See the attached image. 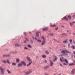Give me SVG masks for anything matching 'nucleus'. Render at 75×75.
<instances>
[{
  "instance_id": "nucleus-39",
  "label": "nucleus",
  "mask_w": 75,
  "mask_h": 75,
  "mask_svg": "<svg viewBox=\"0 0 75 75\" xmlns=\"http://www.w3.org/2000/svg\"><path fill=\"white\" fill-rule=\"evenodd\" d=\"M22 66V64L20 63L19 64V66Z\"/></svg>"
},
{
  "instance_id": "nucleus-15",
  "label": "nucleus",
  "mask_w": 75,
  "mask_h": 75,
  "mask_svg": "<svg viewBox=\"0 0 75 75\" xmlns=\"http://www.w3.org/2000/svg\"><path fill=\"white\" fill-rule=\"evenodd\" d=\"M10 54H5L3 55V57H9Z\"/></svg>"
},
{
  "instance_id": "nucleus-18",
  "label": "nucleus",
  "mask_w": 75,
  "mask_h": 75,
  "mask_svg": "<svg viewBox=\"0 0 75 75\" xmlns=\"http://www.w3.org/2000/svg\"><path fill=\"white\" fill-rule=\"evenodd\" d=\"M12 65H14V66H15V65H16V64L15 63L13 62L12 63Z\"/></svg>"
},
{
  "instance_id": "nucleus-35",
  "label": "nucleus",
  "mask_w": 75,
  "mask_h": 75,
  "mask_svg": "<svg viewBox=\"0 0 75 75\" xmlns=\"http://www.w3.org/2000/svg\"><path fill=\"white\" fill-rule=\"evenodd\" d=\"M7 63L8 64H10V62H9L8 61V60L7 59L6 60Z\"/></svg>"
},
{
  "instance_id": "nucleus-55",
  "label": "nucleus",
  "mask_w": 75,
  "mask_h": 75,
  "mask_svg": "<svg viewBox=\"0 0 75 75\" xmlns=\"http://www.w3.org/2000/svg\"><path fill=\"white\" fill-rule=\"evenodd\" d=\"M44 75H48V74H45Z\"/></svg>"
},
{
  "instance_id": "nucleus-22",
  "label": "nucleus",
  "mask_w": 75,
  "mask_h": 75,
  "mask_svg": "<svg viewBox=\"0 0 75 75\" xmlns=\"http://www.w3.org/2000/svg\"><path fill=\"white\" fill-rule=\"evenodd\" d=\"M64 61L66 63H67V64H68V60H67V59H65Z\"/></svg>"
},
{
  "instance_id": "nucleus-20",
  "label": "nucleus",
  "mask_w": 75,
  "mask_h": 75,
  "mask_svg": "<svg viewBox=\"0 0 75 75\" xmlns=\"http://www.w3.org/2000/svg\"><path fill=\"white\" fill-rule=\"evenodd\" d=\"M62 53H63V54L65 53V50H62V51L61 52Z\"/></svg>"
},
{
  "instance_id": "nucleus-12",
  "label": "nucleus",
  "mask_w": 75,
  "mask_h": 75,
  "mask_svg": "<svg viewBox=\"0 0 75 75\" xmlns=\"http://www.w3.org/2000/svg\"><path fill=\"white\" fill-rule=\"evenodd\" d=\"M4 69H3L1 70V73L2 74H4Z\"/></svg>"
},
{
  "instance_id": "nucleus-38",
  "label": "nucleus",
  "mask_w": 75,
  "mask_h": 75,
  "mask_svg": "<svg viewBox=\"0 0 75 75\" xmlns=\"http://www.w3.org/2000/svg\"><path fill=\"white\" fill-rule=\"evenodd\" d=\"M3 69V68H2V67H0V69L1 70H2L3 69Z\"/></svg>"
},
{
  "instance_id": "nucleus-25",
  "label": "nucleus",
  "mask_w": 75,
  "mask_h": 75,
  "mask_svg": "<svg viewBox=\"0 0 75 75\" xmlns=\"http://www.w3.org/2000/svg\"><path fill=\"white\" fill-rule=\"evenodd\" d=\"M28 48H32L31 46L30 45H28Z\"/></svg>"
},
{
  "instance_id": "nucleus-47",
  "label": "nucleus",
  "mask_w": 75,
  "mask_h": 75,
  "mask_svg": "<svg viewBox=\"0 0 75 75\" xmlns=\"http://www.w3.org/2000/svg\"><path fill=\"white\" fill-rule=\"evenodd\" d=\"M24 35H26V33L25 32L24 33Z\"/></svg>"
},
{
  "instance_id": "nucleus-60",
  "label": "nucleus",
  "mask_w": 75,
  "mask_h": 75,
  "mask_svg": "<svg viewBox=\"0 0 75 75\" xmlns=\"http://www.w3.org/2000/svg\"><path fill=\"white\" fill-rule=\"evenodd\" d=\"M74 35H75V33H74Z\"/></svg>"
},
{
  "instance_id": "nucleus-36",
  "label": "nucleus",
  "mask_w": 75,
  "mask_h": 75,
  "mask_svg": "<svg viewBox=\"0 0 75 75\" xmlns=\"http://www.w3.org/2000/svg\"><path fill=\"white\" fill-rule=\"evenodd\" d=\"M60 61L61 62H62V59L61 58H60Z\"/></svg>"
},
{
  "instance_id": "nucleus-3",
  "label": "nucleus",
  "mask_w": 75,
  "mask_h": 75,
  "mask_svg": "<svg viewBox=\"0 0 75 75\" xmlns=\"http://www.w3.org/2000/svg\"><path fill=\"white\" fill-rule=\"evenodd\" d=\"M75 69H73L71 70V75H74L75 74Z\"/></svg>"
},
{
  "instance_id": "nucleus-52",
  "label": "nucleus",
  "mask_w": 75,
  "mask_h": 75,
  "mask_svg": "<svg viewBox=\"0 0 75 75\" xmlns=\"http://www.w3.org/2000/svg\"><path fill=\"white\" fill-rule=\"evenodd\" d=\"M32 38H33V40H34V39H35V38H34V37H33Z\"/></svg>"
},
{
  "instance_id": "nucleus-23",
  "label": "nucleus",
  "mask_w": 75,
  "mask_h": 75,
  "mask_svg": "<svg viewBox=\"0 0 75 75\" xmlns=\"http://www.w3.org/2000/svg\"><path fill=\"white\" fill-rule=\"evenodd\" d=\"M63 42L64 44H66V43H67V40L63 41Z\"/></svg>"
},
{
  "instance_id": "nucleus-6",
  "label": "nucleus",
  "mask_w": 75,
  "mask_h": 75,
  "mask_svg": "<svg viewBox=\"0 0 75 75\" xmlns=\"http://www.w3.org/2000/svg\"><path fill=\"white\" fill-rule=\"evenodd\" d=\"M39 33H40V32H39L38 31H37L36 33V37H39V35H40L39 34Z\"/></svg>"
},
{
  "instance_id": "nucleus-13",
  "label": "nucleus",
  "mask_w": 75,
  "mask_h": 75,
  "mask_svg": "<svg viewBox=\"0 0 75 75\" xmlns=\"http://www.w3.org/2000/svg\"><path fill=\"white\" fill-rule=\"evenodd\" d=\"M32 63V62H30L27 65V66L29 67V66H30V65Z\"/></svg>"
},
{
  "instance_id": "nucleus-43",
  "label": "nucleus",
  "mask_w": 75,
  "mask_h": 75,
  "mask_svg": "<svg viewBox=\"0 0 75 75\" xmlns=\"http://www.w3.org/2000/svg\"><path fill=\"white\" fill-rule=\"evenodd\" d=\"M44 62H45V63H47V60H45Z\"/></svg>"
},
{
  "instance_id": "nucleus-46",
  "label": "nucleus",
  "mask_w": 75,
  "mask_h": 75,
  "mask_svg": "<svg viewBox=\"0 0 75 75\" xmlns=\"http://www.w3.org/2000/svg\"><path fill=\"white\" fill-rule=\"evenodd\" d=\"M61 27H62V28H64V25H62Z\"/></svg>"
},
{
  "instance_id": "nucleus-28",
  "label": "nucleus",
  "mask_w": 75,
  "mask_h": 75,
  "mask_svg": "<svg viewBox=\"0 0 75 75\" xmlns=\"http://www.w3.org/2000/svg\"><path fill=\"white\" fill-rule=\"evenodd\" d=\"M68 18H69V20H71V16H68Z\"/></svg>"
},
{
  "instance_id": "nucleus-7",
  "label": "nucleus",
  "mask_w": 75,
  "mask_h": 75,
  "mask_svg": "<svg viewBox=\"0 0 75 75\" xmlns=\"http://www.w3.org/2000/svg\"><path fill=\"white\" fill-rule=\"evenodd\" d=\"M55 58L54 59L53 62H55L56 61H57L58 59L57 57L56 56H54Z\"/></svg>"
},
{
  "instance_id": "nucleus-56",
  "label": "nucleus",
  "mask_w": 75,
  "mask_h": 75,
  "mask_svg": "<svg viewBox=\"0 0 75 75\" xmlns=\"http://www.w3.org/2000/svg\"><path fill=\"white\" fill-rule=\"evenodd\" d=\"M29 33H30V34H31V32H29Z\"/></svg>"
},
{
  "instance_id": "nucleus-63",
  "label": "nucleus",
  "mask_w": 75,
  "mask_h": 75,
  "mask_svg": "<svg viewBox=\"0 0 75 75\" xmlns=\"http://www.w3.org/2000/svg\"><path fill=\"white\" fill-rule=\"evenodd\" d=\"M19 64H18V67H19Z\"/></svg>"
},
{
  "instance_id": "nucleus-5",
  "label": "nucleus",
  "mask_w": 75,
  "mask_h": 75,
  "mask_svg": "<svg viewBox=\"0 0 75 75\" xmlns=\"http://www.w3.org/2000/svg\"><path fill=\"white\" fill-rule=\"evenodd\" d=\"M21 64H23L24 66H25L26 65V63H25V62L24 61H21Z\"/></svg>"
},
{
  "instance_id": "nucleus-30",
  "label": "nucleus",
  "mask_w": 75,
  "mask_h": 75,
  "mask_svg": "<svg viewBox=\"0 0 75 75\" xmlns=\"http://www.w3.org/2000/svg\"><path fill=\"white\" fill-rule=\"evenodd\" d=\"M69 65H70V66H71V65H74V63H70L69 64Z\"/></svg>"
},
{
  "instance_id": "nucleus-58",
  "label": "nucleus",
  "mask_w": 75,
  "mask_h": 75,
  "mask_svg": "<svg viewBox=\"0 0 75 75\" xmlns=\"http://www.w3.org/2000/svg\"><path fill=\"white\" fill-rule=\"evenodd\" d=\"M11 53H12V54H14V53L13 52H11Z\"/></svg>"
},
{
  "instance_id": "nucleus-29",
  "label": "nucleus",
  "mask_w": 75,
  "mask_h": 75,
  "mask_svg": "<svg viewBox=\"0 0 75 75\" xmlns=\"http://www.w3.org/2000/svg\"><path fill=\"white\" fill-rule=\"evenodd\" d=\"M71 48L72 49H73V50H75V46L74 45H73L71 47Z\"/></svg>"
},
{
  "instance_id": "nucleus-48",
  "label": "nucleus",
  "mask_w": 75,
  "mask_h": 75,
  "mask_svg": "<svg viewBox=\"0 0 75 75\" xmlns=\"http://www.w3.org/2000/svg\"><path fill=\"white\" fill-rule=\"evenodd\" d=\"M70 46V44H68V47H69V48Z\"/></svg>"
},
{
  "instance_id": "nucleus-64",
  "label": "nucleus",
  "mask_w": 75,
  "mask_h": 75,
  "mask_svg": "<svg viewBox=\"0 0 75 75\" xmlns=\"http://www.w3.org/2000/svg\"><path fill=\"white\" fill-rule=\"evenodd\" d=\"M66 65H68V64H66Z\"/></svg>"
},
{
  "instance_id": "nucleus-33",
  "label": "nucleus",
  "mask_w": 75,
  "mask_h": 75,
  "mask_svg": "<svg viewBox=\"0 0 75 75\" xmlns=\"http://www.w3.org/2000/svg\"><path fill=\"white\" fill-rule=\"evenodd\" d=\"M27 43V41L26 40H25L23 41V43L24 44H25V43Z\"/></svg>"
},
{
  "instance_id": "nucleus-19",
  "label": "nucleus",
  "mask_w": 75,
  "mask_h": 75,
  "mask_svg": "<svg viewBox=\"0 0 75 75\" xmlns=\"http://www.w3.org/2000/svg\"><path fill=\"white\" fill-rule=\"evenodd\" d=\"M19 62V59H16V62L17 63Z\"/></svg>"
},
{
  "instance_id": "nucleus-14",
  "label": "nucleus",
  "mask_w": 75,
  "mask_h": 75,
  "mask_svg": "<svg viewBox=\"0 0 75 75\" xmlns=\"http://www.w3.org/2000/svg\"><path fill=\"white\" fill-rule=\"evenodd\" d=\"M6 71H7V72H8V74H11V71H10V70H9L7 69L6 70Z\"/></svg>"
},
{
  "instance_id": "nucleus-42",
  "label": "nucleus",
  "mask_w": 75,
  "mask_h": 75,
  "mask_svg": "<svg viewBox=\"0 0 75 75\" xmlns=\"http://www.w3.org/2000/svg\"><path fill=\"white\" fill-rule=\"evenodd\" d=\"M58 28H55V30H58Z\"/></svg>"
},
{
  "instance_id": "nucleus-27",
  "label": "nucleus",
  "mask_w": 75,
  "mask_h": 75,
  "mask_svg": "<svg viewBox=\"0 0 75 75\" xmlns=\"http://www.w3.org/2000/svg\"><path fill=\"white\" fill-rule=\"evenodd\" d=\"M42 57L43 58H46V55H44L42 56Z\"/></svg>"
},
{
  "instance_id": "nucleus-37",
  "label": "nucleus",
  "mask_w": 75,
  "mask_h": 75,
  "mask_svg": "<svg viewBox=\"0 0 75 75\" xmlns=\"http://www.w3.org/2000/svg\"><path fill=\"white\" fill-rule=\"evenodd\" d=\"M24 49H25V50H28V48H27V47H24Z\"/></svg>"
},
{
  "instance_id": "nucleus-34",
  "label": "nucleus",
  "mask_w": 75,
  "mask_h": 75,
  "mask_svg": "<svg viewBox=\"0 0 75 75\" xmlns=\"http://www.w3.org/2000/svg\"><path fill=\"white\" fill-rule=\"evenodd\" d=\"M37 41H38V42H41V40H37Z\"/></svg>"
},
{
  "instance_id": "nucleus-61",
  "label": "nucleus",
  "mask_w": 75,
  "mask_h": 75,
  "mask_svg": "<svg viewBox=\"0 0 75 75\" xmlns=\"http://www.w3.org/2000/svg\"><path fill=\"white\" fill-rule=\"evenodd\" d=\"M56 74H53V75H56Z\"/></svg>"
},
{
  "instance_id": "nucleus-51",
  "label": "nucleus",
  "mask_w": 75,
  "mask_h": 75,
  "mask_svg": "<svg viewBox=\"0 0 75 75\" xmlns=\"http://www.w3.org/2000/svg\"><path fill=\"white\" fill-rule=\"evenodd\" d=\"M25 39L26 40H27V41H28V39H27V38H26Z\"/></svg>"
},
{
  "instance_id": "nucleus-10",
  "label": "nucleus",
  "mask_w": 75,
  "mask_h": 75,
  "mask_svg": "<svg viewBox=\"0 0 75 75\" xmlns=\"http://www.w3.org/2000/svg\"><path fill=\"white\" fill-rule=\"evenodd\" d=\"M48 29V27H47L44 29H43L42 30L43 31H47V30Z\"/></svg>"
},
{
  "instance_id": "nucleus-44",
  "label": "nucleus",
  "mask_w": 75,
  "mask_h": 75,
  "mask_svg": "<svg viewBox=\"0 0 75 75\" xmlns=\"http://www.w3.org/2000/svg\"><path fill=\"white\" fill-rule=\"evenodd\" d=\"M60 66H61V67H63V65L61 64H60Z\"/></svg>"
},
{
  "instance_id": "nucleus-21",
  "label": "nucleus",
  "mask_w": 75,
  "mask_h": 75,
  "mask_svg": "<svg viewBox=\"0 0 75 75\" xmlns=\"http://www.w3.org/2000/svg\"><path fill=\"white\" fill-rule=\"evenodd\" d=\"M1 62H4V63H6L7 62H6V61L4 60H2Z\"/></svg>"
},
{
  "instance_id": "nucleus-24",
  "label": "nucleus",
  "mask_w": 75,
  "mask_h": 75,
  "mask_svg": "<svg viewBox=\"0 0 75 75\" xmlns=\"http://www.w3.org/2000/svg\"><path fill=\"white\" fill-rule=\"evenodd\" d=\"M15 47H18L19 46V45L17 43H16L15 44Z\"/></svg>"
},
{
  "instance_id": "nucleus-26",
  "label": "nucleus",
  "mask_w": 75,
  "mask_h": 75,
  "mask_svg": "<svg viewBox=\"0 0 75 75\" xmlns=\"http://www.w3.org/2000/svg\"><path fill=\"white\" fill-rule=\"evenodd\" d=\"M65 51L66 52H67V53H68L69 54H71V52L70 51H68L67 50H65Z\"/></svg>"
},
{
  "instance_id": "nucleus-9",
  "label": "nucleus",
  "mask_w": 75,
  "mask_h": 75,
  "mask_svg": "<svg viewBox=\"0 0 75 75\" xmlns=\"http://www.w3.org/2000/svg\"><path fill=\"white\" fill-rule=\"evenodd\" d=\"M75 21H73V22H70V26L71 27L72 25H74V24L75 23Z\"/></svg>"
},
{
  "instance_id": "nucleus-50",
  "label": "nucleus",
  "mask_w": 75,
  "mask_h": 75,
  "mask_svg": "<svg viewBox=\"0 0 75 75\" xmlns=\"http://www.w3.org/2000/svg\"><path fill=\"white\" fill-rule=\"evenodd\" d=\"M35 40H37H37H38L37 39V38H35Z\"/></svg>"
},
{
  "instance_id": "nucleus-62",
  "label": "nucleus",
  "mask_w": 75,
  "mask_h": 75,
  "mask_svg": "<svg viewBox=\"0 0 75 75\" xmlns=\"http://www.w3.org/2000/svg\"><path fill=\"white\" fill-rule=\"evenodd\" d=\"M64 20V18H62V20Z\"/></svg>"
},
{
  "instance_id": "nucleus-40",
  "label": "nucleus",
  "mask_w": 75,
  "mask_h": 75,
  "mask_svg": "<svg viewBox=\"0 0 75 75\" xmlns=\"http://www.w3.org/2000/svg\"><path fill=\"white\" fill-rule=\"evenodd\" d=\"M50 35H54V34L53 33H50Z\"/></svg>"
},
{
  "instance_id": "nucleus-1",
  "label": "nucleus",
  "mask_w": 75,
  "mask_h": 75,
  "mask_svg": "<svg viewBox=\"0 0 75 75\" xmlns=\"http://www.w3.org/2000/svg\"><path fill=\"white\" fill-rule=\"evenodd\" d=\"M42 38L43 39V41L42 43V45H44L45 44V38L44 37H42Z\"/></svg>"
},
{
  "instance_id": "nucleus-32",
  "label": "nucleus",
  "mask_w": 75,
  "mask_h": 75,
  "mask_svg": "<svg viewBox=\"0 0 75 75\" xmlns=\"http://www.w3.org/2000/svg\"><path fill=\"white\" fill-rule=\"evenodd\" d=\"M51 27H56V26L55 25H51Z\"/></svg>"
},
{
  "instance_id": "nucleus-41",
  "label": "nucleus",
  "mask_w": 75,
  "mask_h": 75,
  "mask_svg": "<svg viewBox=\"0 0 75 75\" xmlns=\"http://www.w3.org/2000/svg\"><path fill=\"white\" fill-rule=\"evenodd\" d=\"M67 18V17L65 16L63 17L64 19H66V18Z\"/></svg>"
},
{
  "instance_id": "nucleus-54",
  "label": "nucleus",
  "mask_w": 75,
  "mask_h": 75,
  "mask_svg": "<svg viewBox=\"0 0 75 75\" xmlns=\"http://www.w3.org/2000/svg\"><path fill=\"white\" fill-rule=\"evenodd\" d=\"M65 55H68V54L67 53H65Z\"/></svg>"
},
{
  "instance_id": "nucleus-16",
  "label": "nucleus",
  "mask_w": 75,
  "mask_h": 75,
  "mask_svg": "<svg viewBox=\"0 0 75 75\" xmlns=\"http://www.w3.org/2000/svg\"><path fill=\"white\" fill-rule=\"evenodd\" d=\"M45 53H46V54H49V52H48V51L47 50H46L45 52Z\"/></svg>"
},
{
  "instance_id": "nucleus-31",
  "label": "nucleus",
  "mask_w": 75,
  "mask_h": 75,
  "mask_svg": "<svg viewBox=\"0 0 75 75\" xmlns=\"http://www.w3.org/2000/svg\"><path fill=\"white\" fill-rule=\"evenodd\" d=\"M69 41L70 42V43L71 44V43L72 42V40L71 39H70Z\"/></svg>"
},
{
  "instance_id": "nucleus-59",
  "label": "nucleus",
  "mask_w": 75,
  "mask_h": 75,
  "mask_svg": "<svg viewBox=\"0 0 75 75\" xmlns=\"http://www.w3.org/2000/svg\"><path fill=\"white\" fill-rule=\"evenodd\" d=\"M36 58H38V56H36Z\"/></svg>"
},
{
  "instance_id": "nucleus-53",
  "label": "nucleus",
  "mask_w": 75,
  "mask_h": 75,
  "mask_svg": "<svg viewBox=\"0 0 75 75\" xmlns=\"http://www.w3.org/2000/svg\"><path fill=\"white\" fill-rule=\"evenodd\" d=\"M54 40L55 41H57V40L55 39H54Z\"/></svg>"
},
{
  "instance_id": "nucleus-45",
  "label": "nucleus",
  "mask_w": 75,
  "mask_h": 75,
  "mask_svg": "<svg viewBox=\"0 0 75 75\" xmlns=\"http://www.w3.org/2000/svg\"><path fill=\"white\" fill-rule=\"evenodd\" d=\"M65 20H67L68 21V18L66 17Z\"/></svg>"
},
{
  "instance_id": "nucleus-8",
  "label": "nucleus",
  "mask_w": 75,
  "mask_h": 75,
  "mask_svg": "<svg viewBox=\"0 0 75 75\" xmlns=\"http://www.w3.org/2000/svg\"><path fill=\"white\" fill-rule=\"evenodd\" d=\"M49 67H50V66H49L48 65L44 67V69H47V68H49Z\"/></svg>"
},
{
  "instance_id": "nucleus-2",
  "label": "nucleus",
  "mask_w": 75,
  "mask_h": 75,
  "mask_svg": "<svg viewBox=\"0 0 75 75\" xmlns=\"http://www.w3.org/2000/svg\"><path fill=\"white\" fill-rule=\"evenodd\" d=\"M33 72L32 70H30L28 72H26L25 74V75H29V74H30L31 73Z\"/></svg>"
},
{
  "instance_id": "nucleus-17",
  "label": "nucleus",
  "mask_w": 75,
  "mask_h": 75,
  "mask_svg": "<svg viewBox=\"0 0 75 75\" xmlns=\"http://www.w3.org/2000/svg\"><path fill=\"white\" fill-rule=\"evenodd\" d=\"M33 43H34V42H33V41L32 40H30V43L32 44H33Z\"/></svg>"
},
{
  "instance_id": "nucleus-57",
  "label": "nucleus",
  "mask_w": 75,
  "mask_h": 75,
  "mask_svg": "<svg viewBox=\"0 0 75 75\" xmlns=\"http://www.w3.org/2000/svg\"><path fill=\"white\" fill-rule=\"evenodd\" d=\"M73 62H74H74H75V61L74 60V61H73Z\"/></svg>"
},
{
  "instance_id": "nucleus-11",
  "label": "nucleus",
  "mask_w": 75,
  "mask_h": 75,
  "mask_svg": "<svg viewBox=\"0 0 75 75\" xmlns=\"http://www.w3.org/2000/svg\"><path fill=\"white\" fill-rule=\"evenodd\" d=\"M27 59L29 61H30V62H32V61L30 59V58L28 57H27Z\"/></svg>"
},
{
  "instance_id": "nucleus-4",
  "label": "nucleus",
  "mask_w": 75,
  "mask_h": 75,
  "mask_svg": "<svg viewBox=\"0 0 75 75\" xmlns=\"http://www.w3.org/2000/svg\"><path fill=\"white\" fill-rule=\"evenodd\" d=\"M49 61L50 64V67H52V66H53V65H54V63H53V62H52V60L51 59L49 60Z\"/></svg>"
},
{
  "instance_id": "nucleus-49",
  "label": "nucleus",
  "mask_w": 75,
  "mask_h": 75,
  "mask_svg": "<svg viewBox=\"0 0 75 75\" xmlns=\"http://www.w3.org/2000/svg\"><path fill=\"white\" fill-rule=\"evenodd\" d=\"M63 65H66V63H63Z\"/></svg>"
}]
</instances>
